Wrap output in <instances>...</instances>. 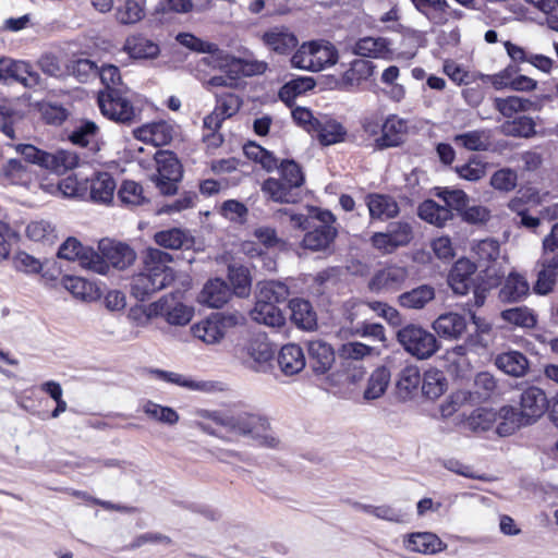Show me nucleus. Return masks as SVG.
<instances>
[{
    "mask_svg": "<svg viewBox=\"0 0 558 558\" xmlns=\"http://www.w3.org/2000/svg\"><path fill=\"white\" fill-rule=\"evenodd\" d=\"M353 53L365 58L390 59L392 51L387 38L363 37L354 44Z\"/></svg>",
    "mask_w": 558,
    "mask_h": 558,
    "instance_id": "nucleus-24",
    "label": "nucleus"
},
{
    "mask_svg": "<svg viewBox=\"0 0 558 558\" xmlns=\"http://www.w3.org/2000/svg\"><path fill=\"white\" fill-rule=\"evenodd\" d=\"M98 250L99 257L107 265L106 274L110 266L123 270L131 266L136 258V254L130 245L110 239H102L98 244Z\"/></svg>",
    "mask_w": 558,
    "mask_h": 558,
    "instance_id": "nucleus-12",
    "label": "nucleus"
},
{
    "mask_svg": "<svg viewBox=\"0 0 558 558\" xmlns=\"http://www.w3.org/2000/svg\"><path fill=\"white\" fill-rule=\"evenodd\" d=\"M530 286L527 280L519 274H510L501 289L499 300L504 303L519 302L529 294Z\"/></svg>",
    "mask_w": 558,
    "mask_h": 558,
    "instance_id": "nucleus-33",
    "label": "nucleus"
},
{
    "mask_svg": "<svg viewBox=\"0 0 558 558\" xmlns=\"http://www.w3.org/2000/svg\"><path fill=\"white\" fill-rule=\"evenodd\" d=\"M417 214L422 220L439 228L444 227L453 217L447 206H441L433 199L424 201L418 206Z\"/></svg>",
    "mask_w": 558,
    "mask_h": 558,
    "instance_id": "nucleus-35",
    "label": "nucleus"
},
{
    "mask_svg": "<svg viewBox=\"0 0 558 558\" xmlns=\"http://www.w3.org/2000/svg\"><path fill=\"white\" fill-rule=\"evenodd\" d=\"M247 355L254 362V368L264 372L268 363L272 360L275 351L269 342L264 339H253L246 347Z\"/></svg>",
    "mask_w": 558,
    "mask_h": 558,
    "instance_id": "nucleus-41",
    "label": "nucleus"
},
{
    "mask_svg": "<svg viewBox=\"0 0 558 558\" xmlns=\"http://www.w3.org/2000/svg\"><path fill=\"white\" fill-rule=\"evenodd\" d=\"M172 262L173 258L169 253L148 247L143 257L142 269L132 277L133 296L145 301L154 293L169 287L174 280V270L170 267Z\"/></svg>",
    "mask_w": 558,
    "mask_h": 558,
    "instance_id": "nucleus-2",
    "label": "nucleus"
},
{
    "mask_svg": "<svg viewBox=\"0 0 558 558\" xmlns=\"http://www.w3.org/2000/svg\"><path fill=\"white\" fill-rule=\"evenodd\" d=\"M70 73L82 83L88 82L98 74V66L89 59H77L68 66Z\"/></svg>",
    "mask_w": 558,
    "mask_h": 558,
    "instance_id": "nucleus-63",
    "label": "nucleus"
},
{
    "mask_svg": "<svg viewBox=\"0 0 558 558\" xmlns=\"http://www.w3.org/2000/svg\"><path fill=\"white\" fill-rule=\"evenodd\" d=\"M257 288L256 300L270 302L275 305L286 302L290 294L288 286L281 281H262Z\"/></svg>",
    "mask_w": 558,
    "mask_h": 558,
    "instance_id": "nucleus-44",
    "label": "nucleus"
},
{
    "mask_svg": "<svg viewBox=\"0 0 558 558\" xmlns=\"http://www.w3.org/2000/svg\"><path fill=\"white\" fill-rule=\"evenodd\" d=\"M433 329L441 338L458 339L466 329V320L461 314L445 313L433 323Z\"/></svg>",
    "mask_w": 558,
    "mask_h": 558,
    "instance_id": "nucleus-26",
    "label": "nucleus"
},
{
    "mask_svg": "<svg viewBox=\"0 0 558 558\" xmlns=\"http://www.w3.org/2000/svg\"><path fill=\"white\" fill-rule=\"evenodd\" d=\"M486 162H483L477 157H472L468 162L457 166L456 172L459 178L468 181H478L486 174Z\"/></svg>",
    "mask_w": 558,
    "mask_h": 558,
    "instance_id": "nucleus-58",
    "label": "nucleus"
},
{
    "mask_svg": "<svg viewBox=\"0 0 558 558\" xmlns=\"http://www.w3.org/2000/svg\"><path fill=\"white\" fill-rule=\"evenodd\" d=\"M391 374L386 366H379L371 374L366 388L364 390V399L375 400L380 398L390 383Z\"/></svg>",
    "mask_w": 558,
    "mask_h": 558,
    "instance_id": "nucleus-47",
    "label": "nucleus"
},
{
    "mask_svg": "<svg viewBox=\"0 0 558 558\" xmlns=\"http://www.w3.org/2000/svg\"><path fill=\"white\" fill-rule=\"evenodd\" d=\"M291 310V320L305 330H311L316 326V314L308 301L303 299H293L289 302Z\"/></svg>",
    "mask_w": 558,
    "mask_h": 558,
    "instance_id": "nucleus-38",
    "label": "nucleus"
},
{
    "mask_svg": "<svg viewBox=\"0 0 558 558\" xmlns=\"http://www.w3.org/2000/svg\"><path fill=\"white\" fill-rule=\"evenodd\" d=\"M397 340L409 354L417 360H427L439 349V342L434 333L413 324L399 329Z\"/></svg>",
    "mask_w": 558,
    "mask_h": 558,
    "instance_id": "nucleus-6",
    "label": "nucleus"
},
{
    "mask_svg": "<svg viewBox=\"0 0 558 558\" xmlns=\"http://www.w3.org/2000/svg\"><path fill=\"white\" fill-rule=\"evenodd\" d=\"M408 277L409 271L405 267L388 265L373 275L368 288L376 293L396 292L402 288Z\"/></svg>",
    "mask_w": 558,
    "mask_h": 558,
    "instance_id": "nucleus-14",
    "label": "nucleus"
},
{
    "mask_svg": "<svg viewBox=\"0 0 558 558\" xmlns=\"http://www.w3.org/2000/svg\"><path fill=\"white\" fill-rule=\"evenodd\" d=\"M80 158L76 153L59 149L54 153L46 151L44 159V168L57 174H64L69 170H72L78 166Z\"/></svg>",
    "mask_w": 558,
    "mask_h": 558,
    "instance_id": "nucleus-31",
    "label": "nucleus"
},
{
    "mask_svg": "<svg viewBox=\"0 0 558 558\" xmlns=\"http://www.w3.org/2000/svg\"><path fill=\"white\" fill-rule=\"evenodd\" d=\"M422 392L429 399H437L447 388V379L444 373L436 368H429L424 373Z\"/></svg>",
    "mask_w": 558,
    "mask_h": 558,
    "instance_id": "nucleus-50",
    "label": "nucleus"
},
{
    "mask_svg": "<svg viewBox=\"0 0 558 558\" xmlns=\"http://www.w3.org/2000/svg\"><path fill=\"white\" fill-rule=\"evenodd\" d=\"M228 284L221 279L209 280L199 293L198 301L209 307H222L230 299Z\"/></svg>",
    "mask_w": 558,
    "mask_h": 558,
    "instance_id": "nucleus-30",
    "label": "nucleus"
},
{
    "mask_svg": "<svg viewBox=\"0 0 558 558\" xmlns=\"http://www.w3.org/2000/svg\"><path fill=\"white\" fill-rule=\"evenodd\" d=\"M2 173L13 184H27L33 179L29 167L17 158H10L3 165Z\"/></svg>",
    "mask_w": 558,
    "mask_h": 558,
    "instance_id": "nucleus-52",
    "label": "nucleus"
},
{
    "mask_svg": "<svg viewBox=\"0 0 558 558\" xmlns=\"http://www.w3.org/2000/svg\"><path fill=\"white\" fill-rule=\"evenodd\" d=\"M435 298L434 288L427 284L420 286L399 295V304L404 308L421 310Z\"/></svg>",
    "mask_w": 558,
    "mask_h": 558,
    "instance_id": "nucleus-43",
    "label": "nucleus"
},
{
    "mask_svg": "<svg viewBox=\"0 0 558 558\" xmlns=\"http://www.w3.org/2000/svg\"><path fill=\"white\" fill-rule=\"evenodd\" d=\"M154 241L169 250H189L194 245V238L190 231L180 228L158 231L154 235Z\"/></svg>",
    "mask_w": 558,
    "mask_h": 558,
    "instance_id": "nucleus-27",
    "label": "nucleus"
},
{
    "mask_svg": "<svg viewBox=\"0 0 558 558\" xmlns=\"http://www.w3.org/2000/svg\"><path fill=\"white\" fill-rule=\"evenodd\" d=\"M542 268L538 271L537 280L534 284V292L541 295H545L553 291L558 274L549 268L548 265L542 259L541 260Z\"/></svg>",
    "mask_w": 558,
    "mask_h": 558,
    "instance_id": "nucleus-60",
    "label": "nucleus"
},
{
    "mask_svg": "<svg viewBox=\"0 0 558 558\" xmlns=\"http://www.w3.org/2000/svg\"><path fill=\"white\" fill-rule=\"evenodd\" d=\"M264 44L271 50L284 54L298 45L295 35L286 28L274 27L263 35Z\"/></svg>",
    "mask_w": 558,
    "mask_h": 558,
    "instance_id": "nucleus-34",
    "label": "nucleus"
},
{
    "mask_svg": "<svg viewBox=\"0 0 558 558\" xmlns=\"http://www.w3.org/2000/svg\"><path fill=\"white\" fill-rule=\"evenodd\" d=\"M98 104L101 113L120 123H131L136 112L131 101L124 96V92H100Z\"/></svg>",
    "mask_w": 558,
    "mask_h": 558,
    "instance_id": "nucleus-10",
    "label": "nucleus"
},
{
    "mask_svg": "<svg viewBox=\"0 0 558 558\" xmlns=\"http://www.w3.org/2000/svg\"><path fill=\"white\" fill-rule=\"evenodd\" d=\"M116 182L108 172H98L90 180V197L94 202L107 204L112 201Z\"/></svg>",
    "mask_w": 558,
    "mask_h": 558,
    "instance_id": "nucleus-39",
    "label": "nucleus"
},
{
    "mask_svg": "<svg viewBox=\"0 0 558 558\" xmlns=\"http://www.w3.org/2000/svg\"><path fill=\"white\" fill-rule=\"evenodd\" d=\"M26 235L36 242L52 243L57 239L56 228L47 220H36L26 227Z\"/></svg>",
    "mask_w": 558,
    "mask_h": 558,
    "instance_id": "nucleus-57",
    "label": "nucleus"
},
{
    "mask_svg": "<svg viewBox=\"0 0 558 558\" xmlns=\"http://www.w3.org/2000/svg\"><path fill=\"white\" fill-rule=\"evenodd\" d=\"M280 179L268 178L262 184V191L277 203H293L294 190L304 183L301 167L292 159L282 160L279 166Z\"/></svg>",
    "mask_w": 558,
    "mask_h": 558,
    "instance_id": "nucleus-4",
    "label": "nucleus"
},
{
    "mask_svg": "<svg viewBox=\"0 0 558 558\" xmlns=\"http://www.w3.org/2000/svg\"><path fill=\"white\" fill-rule=\"evenodd\" d=\"M375 65L372 61L365 59H355L350 68L342 75V83L347 87L357 86L373 75Z\"/></svg>",
    "mask_w": 558,
    "mask_h": 558,
    "instance_id": "nucleus-45",
    "label": "nucleus"
},
{
    "mask_svg": "<svg viewBox=\"0 0 558 558\" xmlns=\"http://www.w3.org/2000/svg\"><path fill=\"white\" fill-rule=\"evenodd\" d=\"M411 2L434 25L446 24V12L449 8L447 0H411Z\"/></svg>",
    "mask_w": 558,
    "mask_h": 558,
    "instance_id": "nucleus-40",
    "label": "nucleus"
},
{
    "mask_svg": "<svg viewBox=\"0 0 558 558\" xmlns=\"http://www.w3.org/2000/svg\"><path fill=\"white\" fill-rule=\"evenodd\" d=\"M98 132L99 129L95 122L83 120L75 125L69 135V140L76 146L89 147L90 150H96Z\"/></svg>",
    "mask_w": 558,
    "mask_h": 558,
    "instance_id": "nucleus-37",
    "label": "nucleus"
},
{
    "mask_svg": "<svg viewBox=\"0 0 558 558\" xmlns=\"http://www.w3.org/2000/svg\"><path fill=\"white\" fill-rule=\"evenodd\" d=\"M251 318L271 328H280L286 323V317L278 305L260 300H256L251 311Z\"/></svg>",
    "mask_w": 558,
    "mask_h": 558,
    "instance_id": "nucleus-29",
    "label": "nucleus"
},
{
    "mask_svg": "<svg viewBox=\"0 0 558 558\" xmlns=\"http://www.w3.org/2000/svg\"><path fill=\"white\" fill-rule=\"evenodd\" d=\"M497 422V412L493 409L480 408L474 410L465 420V428L475 432H486Z\"/></svg>",
    "mask_w": 558,
    "mask_h": 558,
    "instance_id": "nucleus-51",
    "label": "nucleus"
},
{
    "mask_svg": "<svg viewBox=\"0 0 558 558\" xmlns=\"http://www.w3.org/2000/svg\"><path fill=\"white\" fill-rule=\"evenodd\" d=\"M494 107L505 118H512L517 113L533 110L535 102L519 96H509L506 98L496 97L494 99Z\"/></svg>",
    "mask_w": 558,
    "mask_h": 558,
    "instance_id": "nucleus-42",
    "label": "nucleus"
},
{
    "mask_svg": "<svg viewBox=\"0 0 558 558\" xmlns=\"http://www.w3.org/2000/svg\"><path fill=\"white\" fill-rule=\"evenodd\" d=\"M134 136L144 143L154 146L168 145L174 136V128L166 121H158L142 125L134 130Z\"/></svg>",
    "mask_w": 558,
    "mask_h": 558,
    "instance_id": "nucleus-17",
    "label": "nucleus"
},
{
    "mask_svg": "<svg viewBox=\"0 0 558 558\" xmlns=\"http://www.w3.org/2000/svg\"><path fill=\"white\" fill-rule=\"evenodd\" d=\"M101 83L105 85V92H124L125 87L121 81V74L118 66L113 64H105L98 71Z\"/></svg>",
    "mask_w": 558,
    "mask_h": 558,
    "instance_id": "nucleus-61",
    "label": "nucleus"
},
{
    "mask_svg": "<svg viewBox=\"0 0 558 558\" xmlns=\"http://www.w3.org/2000/svg\"><path fill=\"white\" fill-rule=\"evenodd\" d=\"M495 365L499 371L514 378L524 377L530 371V361L522 352L517 350H508L497 354Z\"/></svg>",
    "mask_w": 558,
    "mask_h": 558,
    "instance_id": "nucleus-19",
    "label": "nucleus"
},
{
    "mask_svg": "<svg viewBox=\"0 0 558 558\" xmlns=\"http://www.w3.org/2000/svg\"><path fill=\"white\" fill-rule=\"evenodd\" d=\"M386 230L399 247L407 246L413 239V228L408 221L390 222Z\"/></svg>",
    "mask_w": 558,
    "mask_h": 558,
    "instance_id": "nucleus-64",
    "label": "nucleus"
},
{
    "mask_svg": "<svg viewBox=\"0 0 558 558\" xmlns=\"http://www.w3.org/2000/svg\"><path fill=\"white\" fill-rule=\"evenodd\" d=\"M489 133L485 130H473L453 136V143L471 151H483L489 147Z\"/></svg>",
    "mask_w": 558,
    "mask_h": 558,
    "instance_id": "nucleus-49",
    "label": "nucleus"
},
{
    "mask_svg": "<svg viewBox=\"0 0 558 558\" xmlns=\"http://www.w3.org/2000/svg\"><path fill=\"white\" fill-rule=\"evenodd\" d=\"M404 545L407 549L424 555L436 554L446 548V544L436 534L430 532L412 533L404 542Z\"/></svg>",
    "mask_w": 558,
    "mask_h": 558,
    "instance_id": "nucleus-28",
    "label": "nucleus"
},
{
    "mask_svg": "<svg viewBox=\"0 0 558 558\" xmlns=\"http://www.w3.org/2000/svg\"><path fill=\"white\" fill-rule=\"evenodd\" d=\"M0 81L4 83H20L27 88H33L39 85L40 75L28 62L1 58Z\"/></svg>",
    "mask_w": 558,
    "mask_h": 558,
    "instance_id": "nucleus-11",
    "label": "nucleus"
},
{
    "mask_svg": "<svg viewBox=\"0 0 558 558\" xmlns=\"http://www.w3.org/2000/svg\"><path fill=\"white\" fill-rule=\"evenodd\" d=\"M181 292L163 295L147 306L146 315L148 317L162 316L170 325H186L193 316V311L181 302Z\"/></svg>",
    "mask_w": 558,
    "mask_h": 558,
    "instance_id": "nucleus-8",
    "label": "nucleus"
},
{
    "mask_svg": "<svg viewBox=\"0 0 558 558\" xmlns=\"http://www.w3.org/2000/svg\"><path fill=\"white\" fill-rule=\"evenodd\" d=\"M201 416L210 420L216 425L236 436L250 439L266 448H278L279 437L271 428L267 416L251 411H207Z\"/></svg>",
    "mask_w": 558,
    "mask_h": 558,
    "instance_id": "nucleus-1",
    "label": "nucleus"
},
{
    "mask_svg": "<svg viewBox=\"0 0 558 558\" xmlns=\"http://www.w3.org/2000/svg\"><path fill=\"white\" fill-rule=\"evenodd\" d=\"M477 266L469 259H459L450 270L448 282L456 294L464 295L473 287V275Z\"/></svg>",
    "mask_w": 558,
    "mask_h": 558,
    "instance_id": "nucleus-21",
    "label": "nucleus"
},
{
    "mask_svg": "<svg viewBox=\"0 0 558 558\" xmlns=\"http://www.w3.org/2000/svg\"><path fill=\"white\" fill-rule=\"evenodd\" d=\"M421 379L420 368L414 364H407L397 378L398 397L402 400L411 399L417 391Z\"/></svg>",
    "mask_w": 558,
    "mask_h": 558,
    "instance_id": "nucleus-32",
    "label": "nucleus"
},
{
    "mask_svg": "<svg viewBox=\"0 0 558 558\" xmlns=\"http://www.w3.org/2000/svg\"><path fill=\"white\" fill-rule=\"evenodd\" d=\"M366 205L372 219L389 220L397 217L400 213L398 203L389 195L369 194L366 197Z\"/></svg>",
    "mask_w": 558,
    "mask_h": 558,
    "instance_id": "nucleus-25",
    "label": "nucleus"
},
{
    "mask_svg": "<svg viewBox=\"0 0 558 558\" xmlns=\"http://www.w3.org/2000/svg\"><path fill=\"white\" fill-rule=\"evenodd\" d=\"M234 317L216 313L208 318L192 326V332L195 338L202 340L206 344H215L220 342L227 331V327L231 325Z\"/></svg>",
    "mask_w": 558,
    "mask_h": 558,
    "instance_id": "nucleus-13",
    "label": "nucleus"
},
{
    "mask_svg": "<svg viewBox=\"0 0 558 558\" xmlns=\"http://www.w3.org/2000/svg\"><path fill=\"white\" fill-rule=\"evenodd\" d=\"M119 199L130 206H137L144 203L143 187L134 181H124L118 191Z\"/></svg>",
    "mask_w": 558,
    "mask_h": 558,
    "instance_id": "nucleus-62",
    "label": "nucleus"
},
{
    "mask_svg": "<svg viewBox=\"0 0 558 558\" xmlns=\"http://www.w3.org/2000/svg\"><path fill=\"white\" fill-rule=\"evenodd\" d=\"M143 412L148 417L166 425H175L180 420V416L174 409L158 404L150 400L143 404Z\"/></svg>",
    "mask_w": 558,
    "mask_h": 558,
    "instance_id": "nucleus-55",
    "label": "nucleus"
},
{
    "mask_svg": "<svg viewBox=\"0 0 558 558\" xmlns=\"http://www.w3.org/2000/svg\"><path fill=\"white\" fill-rule=\"evenodd\" d=\"M407 131V120L397 114H389L384 121L383 133L374 141L375 148L384 150L400 146L404 142Z\"/></svg>",
    "mask_w": 558,
    "mask_h": 558,
    "instance_id": "nucleus-15",
    "label": "nucleus"
},
{
    "mask_svg": "<svg viewBox=\"0 0 558 558\" xmlns=\"http://www.w3.org/2000/svg\"><path fill=\"white\" fill-rule=\"evenodd\" d=\"M216 96V107L215 109L225 119L231 118L234 116L241 108L242 101L239 96L233 93H221L215 94Z\"/></svg>",
    "mask_w": 558,
    "mask_h": 558,
    "instance_id": "nucleus-59",
    "label": "nucleus"
},
{
    "mask_svg": "<svg viewBox=\"0 0 558 558\" xmlns=\"http://www.w3.org/2000/svg\"><path fill=\"white\" fill-rule=\"evenodd\" d=\"M336 360L332 347L322 339L307 342V363L317 375L326 374Z\"/></svg>",
    "mask_w": 558,
    "mask_h": 558,
    "instance_id": "nucleus-16",
    "label": "nucleus"
},
{
    "mask_svg": "<svg viewBox=\"0 0 558 558\" xmlns=\"http://www.w3.org/2000/svg\"><path fill=\"white\" fill-rule=\"evenodd\" d=\"M157 173L153 175L159 192L163 195H173L178 190V182L182 178V168L177 156L169 150H158L155 155Z\"/></svg>",
    "mask_w": 558,
    "mask_h": 558,
    "instance_id": "nucleus-7",
    "label": "nucleus"
},
{
    "mask_svg": "<svg viewBox=\"0 0 558 558\" xmlns=\"http://www.w3.org/2000/svg\"><path fill=\"white\" fill-rule=\"evenodd\" d=\"M228 277L233 287V292L238 296H247L251 291L250 271L244 266L230 265Z\"/></svg>",
    "mask_w": 558,
    "mask_h": 558,
    "instance_id": "nucleus-56",
    "label": "nucleus"
},
{
    "mask_svg": "<svg viewBox=\"0 0 558 558\" xmlns=\"http://www.w3.org/2000/svg\"><path fill=\"white\" fill-rule=\"evenodd\" d=\"M58 257L66 260H77L80 265L94 272L106 275L107 265L99 257V254L85 247L75 238L66 239L58 250Z\"/></svg>",
    "mask_w": 558,
    "mask_h": 558,
    "instance_id": "nucleus-9",
    "label": "nucleus"
},
{
    "mask_svg": "<svg viewBox=\"0 0 558 558\" xmlns=\"http://www.w3.org/2000/svg\"><path fill=\"white\" fill-rule=\"evenodd\" d=\"M313 133L316 134L319 142L325 145H332L343 140L345 135L344 128L337 121L331 119L318 120Z\"/></svg>",
    "mask_w": 558,
    "mask_h": 558,
    "instance_id": "nucleus-48",
    "label": "nucleus"
},
{
    "mask_svg": "<svg viewBox=\"0 0 558 558\" xmlns=\"http://www.w3.org/2000/svg\"><path fill=\"white\" fill-rule=\"evenodd\" d=\"M315 81L312 77H296L287 82L279 90V97L286 104L293 101L299 95L313 89Z\"/></svg>",
    "mask_w": 558,
    "mask_h": 558,
    "instance_id": "nucleus-53",
    "label": "nucleus"
},
{
    "mask_svg": "<svg viewBox=\"0 0 558 558\" xmlns=\"http://www.w3.org/2000/svg\"><path fill=\"white\" fill-rule=\"evenodd\" d=\"M547 408L545 392L535 386L524 389L520 397V409L530 423L541 417Z\"/></svg>",
    "mask_w": 558,
    "mask_h": 558,
    "instance_id": "nucleus-20",
    "label": "nucleus"
},
{
    "mask_svg": "<svg viewBox=\"0 0 558 558\" xmlns=\"http://www.w3.org/2000/svg\"><path fill=\"white\" fill-rule=\"evenodd\" d=\"M277 363L286 376H292L305 367L306 357L299 344L288 343L280 349Z\"/></svg>",
    "mask_w": 558,
    "mask_h": 558,
    "instance_id": "nucleus-22",
    "label": "nucleus"
},
{
    "mask_svg": "<svg viewBox=\"0 0 558 558\" xmlns=\"http://www.w3.org/2000/svg\"><path fill=\"white\" fill-rule=\"evenodd\" d=\"M501 318L509 324L522 328H534L537 319L536 315L526 306L508 308L501 312Z\"/></svg>",
    "mask_w": 558,
    "mask_h": 558,
    "instance_id": "nucleus-54",
    "label": "nucleus"
},
{
    "mask_svg": "<svg viewBox=\"0 0 558 558\" xmlns=\"http://www.w3.org/2000/svg\"><path fill=\"white\" fill-rule=\"evenodd\" d=\"M284 214L295 228L308 229L302 241L304 248L314 252L326 251L337 236L336 218L329 210L310 208L307 215H304L286 209Z\"/></svg>",
    "mask_w": 558,
    "mask_h": 558,
    "instance_id": "nucleus-3",
    "label": "nucleus"
},
{
    "mask_svg": "<svg viewBox=\"0 0 558 558\" xmlns=\"http://www.w3.org/2000/svg\"><path fill=\"white\" fill-rule=\"evenodd\" d=\"M146 15L145 5L137 0H125L116 8L114 16L121 25H135Z\"/></svg>",
    "mask_w": 558,
    "mask_h": 558,
    "instance_id": "nucleus-46",
    "label": "nucleus"
},
{
    "mask_svg": "<svg viewBox=\"0 0 558 558\" xmlns=\"http://www.w3.org/2000/svg\"><path fill=\"white\" fill-rule=\"evenodd\" d=\"M62 284L74 298L85 302L97 300L100 296L99 289L81 277H64Z\"/></svg>",
    "mask_w": 558,
    "mask_h": 558,
    "instance_id": "nucleus-36",
    "label": "nucleus"
},
{
    "mask_svg": "<svg viewBox=\"0 0 558 558\" xmlns=\"http://www.w3.org/2000/svg\"><path fill=\"white\" fill-rule=\"evenodd\" d=\"M122 50L136 60H154L160 54L159 45L143 34L128 36Z\"/></svg>",
    "mask_w": 558,
    "mask_h": 558,
    "instance_id": "nucleus-18",
    "label": "nucleus"
},
{
    "mask_svg": "<svg viewBox=\"0 0 558 558\" xmlns=\"http://www.w3.org/2000/svg\"><path fill=\"white\" fill-rule=\"evenodd\" d=\"M472 251L477 258L480 267H485L487 277H499V271L495 267H489L490 263H496L500 255L498 241L494 239H484L475 242Z\"/></svg>",
    "mask_w": 558,
    "mask_h": 558,
    "instance_id": "nucleus-23",
    "label": "nucleus"
},
{
    "mask_svg": "<svg viewBox=\"0 0 558 558\" xmlns=\"http://www.w3.org/2000/svg\"><path fill=\"white\" fill-rule=\"evenodd\" d=\"M337 61L338 50L331 43L325 40L302 44L291 58L293 68L311 72L322 71L336 64Z\"/></svg>",
    "mask_w": 558,
    "mask_h": 558,
    "instance_id": "nucleus-5",
    "label": "nucleus"
}]
</instances>
